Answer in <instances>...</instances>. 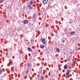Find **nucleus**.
<instances>
[{
  "label": "nucleus",
  "instance_id": "f257e3e1",
  "mask_svg": "<svg viewBox=\"0 0 80 80\" xmlns=\"http://www.w3.org/2000/svg\"><path fill=\"white\" fill-rule=\"evenodd\" d=\"M70 70L68 69L66 74V75H70Z\"/></svg>",
  "mask_w": 80,
  "mask_h": 80
},
{
  "label": "nucleus",
  "instance_id": "f03ea898",
  "mask_svg": "<svg viewBox=\"0 0 80 80\" xmlns=\"http://www.w3.org/2000/svg\"><path fill=\"white\" fill-rule=\"evenodd\" d=\"M48 0H44L42 1V3L44 5L46 4L47 2H48Z\"/></svg>",
  "mask_w": 80,
  "mask_h": 80
},
{
  "label": "nucleus",
  "instance_id": "7ed1b4c3",
  "mask_svg": "<svg viewBox=\"0 0 80 80\" xmlns=\"http://www.w3.org/2000/svg\"><path fill=\"white\" fill-rule=\"evenodd\" d=\"M45 38H42V42L44 44V45H45L46 44V42H45Z\"/></svg>",
  "mask_w": 80,
  "mask_h": 80
},
{
  "label": "nucleus",
  "instance_id": "20e7f679",
  "mask_svg": "<svg viewBox=\"0 0 80 80\" xmlns=\"http://www.w3.org/2000/svg\"><path fill=\"white\" fill-rule=\"evenodd\" d=\"M31 66V64L30 63H28L27 64V68H30Z\"/></svg>",
  "mask_w": 80,
  "mask_h": 80
},
{
  "label": "nucleus",
  "instance_id": "39448f33",
  "mask_svg": "<svg viewBox=\"0 0 80 80\" xmlns=\"http://www.w3.org/2000/svg\"><path fill=\"white\" fill-rule=\"evenodd\" d=\"M61 41H62V42H65V38H62L61 39Z\"/></svg>",
  "mask_w": 80,
  "mask_h": 80
},
{
  "label": "nucleus",
  "instance_id": "423d86ee",
  "mask_svg": "<svg viewBox=\"0 0 80 80\" xmlns=\"http://www.w3.org/2000/svg\"><path fill=\"white\" fill-rule=\"evenodd\" d=\"M28 7L29 9H30L31 10H32V7H31V5H30V4L28 5Z\"/></svg>",
  "mask_w": 80,
  "mask_h": 80
},
{
  "label": "nucleus",
  "instance_id": "0eeeda50",
  "mask_svg": "<svg viewBox=\"0 0 80 80\" xmlns=\"http://www.w3.org/2000/svg\"><path fill=\"white\" fill-rule=\"evenodd\" d=\"M42 72V68H39V73H41Z\"/></svg>",
  "mask_w": 80,
  "mask_h": 80
},
{
  "label": "nucleus",
  "instance_id": "6e6552de",
  "mask_svg": "<svg viewBox=\"0 0 80 80\" xmlns=\"http://www.w3.org/2000/svg\"><path fill=\"white\" fill-rule=\"evenodd\" d=\"M26 73L27 74V73H28V72H29V69L27 68V69L26 71Z\"/></svg>",
  "mask_w": 80,
  "mask_h": 80
},
{
  "label": "nucleus",
  "instance_id": "1a4fd4ad",
  "mask_svg": "<svg viewBox=\"0 0 80 80\" xmlns=\"http://www.w3.org/2000/svg\"><path fill=\"white\" fill-rule=\"evenodd\" d=\"M67 68H68V66L67 65L65 64L64 67V69H67Z\"/></svg>",
  "mask_w": 80,
  "mask_h": 80
},
{
  "label": "nucleus",
  "instance_id": "9d476101",
  "mask_svg": "<svg viewBox=\"0 0 80 80\" xmlns=\"http://www.w3.org/2000/svg\"><path fill=\"white\" fill-rule=\"evenodd\" d=\"M24 23L25 24H27L28 23V21L27 20H25L24 21Z\"/></svg>",
  "mask_w": 80,
  "mask_h": 80
},
{
  "label": "nucleus",
  "instance_id": "9b49d317",
  "mask_svg": "<svg viewBox=\"0 0 80 80\" xmlns=\"http://www.w3.org/2000/svg\"><path fill=\"white\" fill-rule=\"evenodd\" d=\"M56 51H58V52H60V49L58 48H56Z\"/></svg>",
  "mask_w": 80,
  "mask_h": 80
},
{
  "label": "nucleus",
  "instance_id": "f8f14e48",
  "mask_svg": "<svg viewBox=\"0 0 80 80\" xmlns=\"http://www.w3.org/2000/svg\"><path fill=\"white\" fill-rule=\"evenodd\" d=\"M71 58L70 57H69L67 59V60L68 61V62H70V60H71Z\"/></svg>",
  "mask_w": 80,
  "mask_h": 80
},
{
  "label": "nucleus",
  "instance_id": "ddd939ff",
  "mask_svg": "<svg viewBox=\"0 0 80 80\" xmlns=\"http://www.w3.org/2000/svg\"><path fill=\"white\" fill-rule=\"evenodd\" d=\"M40 48H42V49H43V48H44V45H41L40 46Z\"/></svg>",
  "mask_w": 80,
  "mask_h": 80
},
{
  "label": "nucleus",
  "instance_id": "4468645a",
  "mask_svg": "<svg viewBox=\"0 0 80 80\" xmlns=\"http://www.w3.org/2000/svg\"><path fill=\"white\" fill-rule=\"evenodd\" d=\"M28 51H29V52H32V49L30 48H28Z\"/></svg>",
  "mask_w": 80,
  "mask_h": 80
},
{
  "label": "nucleus",
  "instance_id": "2eb2a0df",
  "mask_svg": "<svg viewBox=\"0 0 80 80\" xmlns=\"http://www.w3.org/2000/svg\"><path fill=\"white\" fill-rule=\"evenodd\" d=\"M30 4H31V5H33V1H31L30 2Z\"/></svg>",
  "mask_w": 80,
  "mask_h": 80
},
{
  "label": "nucleus",
  "instance_id": "dca6fc26",
  "mask_svg": "<svg viewBox=\"0 0 80 80\" xmlns=\"http://www.w3.org/2000/svg\"><path fill=\"white\" fill-rule=\"evenodd\" d=\"M74 33H75V32H71V35H73Z\"/></svg>",
  "mask_w": 80,
  "mask_h": 80
},
{
  "label": "nucleus",
  "instance_id": "f3484780",
  "mask_svg": "<svg viewBox=\"0 0 80 80\" xmlns=\"http://www.w3.org/2000/svg\"><path fill=\"white\" fill-rule=\"evenodd\" d=\"M36 16V15L35 14V13L34 14L33 16V17L34 18H35V17Z\"/></svg>",
  "mask_w": 80,
  "mask_h": 80
},
{
  "label": "nucleus",
  "instance_id": "a211bd4d",
  "mask_svg": "<svg viewBox=\"0 0 80 80\" xmlns=\"http://www.w3.org/2000/svg\"><path fill=\"white\" fill-rule=\"evenodd\" d=\"M12 62V60H9V63H11Z\"/></svg>",
  "mask_w": 80,
  "mask_h": 80
},
{
  "label": "nucleus",
  "instance_id": "6ab92c4d",
  "mask_svg": "<svg viewBox=\"0 0 80 80\" xmlns=\"http://www.w3.org/2000/svg\"><path fill=\"white\" fill-rule=\"evenodd\" d=\"M41 79L42 80H44V78H43V76H41Z\"/></svg>",
  "mask_w": 80,
  "mask_h": 80
},
{
  "label": "nucleus",
  "instance_id": "aec40b11",
  "mask_svg": "<svg viewBox=\"0 0 80 80\" xmlns=\"http://www.w3.org/2000/svg\"><path fill=\"white\" fill-rule=\"evenodd\" d=\"M2 70L1 69H0V74H2Z\"/></svg>",
  "mask_w": 80,
  "mask_h": 80
},
{
  "label": "nucleus",
  "instance_id": "412c9836",
  "mask_svg": "<svg viewBox=\"0 0 80 80\" xmlns=\"http://www.w3.org/2000/svg\"><path fill=\"white\" fill-rule=\"evenodd\" d=\"M3 1V0H0V3H2Z\"/></svg>",
  "mask_w": 80,
  "mask_h": 80
},
{
  "label": "nucleus",
  "instance_id": "4be33fe9",
  "mask_svg": "<svg viewBox=\"0 0 80 80\" xmlns=\"http://www.w3.org/2000/svg\"><path fill=\"white\" fill-rule=\"evenodd\" d=\"M31 42H33V39H31Z\"/></svg>",
  "mask_w": 80,
  "mask_h": 80
},
{
  "label": "nucleus",
  "instance_id": "5701e85b",
  "mask_svg": "<svg viewBox=\"0 0 80 80\" xmlns=\"http://www.w3.org/2000/svg\"><path fill=\"white\" fill-rule=\"evenodd\" d=\"M74 63H76V61H74Z\"/></svg>",
  "mask_w": 80,
  "mask_h": 80
},
{
  "label": "nucleus",
  "instance_id": "b1692460",
  "mask_svg": "<svg viewBox=\"0 0 80 80\" xmlns=\"http://www.w3.org/2000/svg\"><path fill=\"white\" fill-rule=\"evenodd\" d=\"M50 6V4H48V7H49Z\"/></svg>",
  "mask_w": 80,
  "mask_h": 80
},
{
  "label": "nucleus",
  "instance_id": "393cba45",
  "mask_svg": "<svg viewBox=\"0 0 80 80\" xmlns=\"http://www.w3.org/2000/svg\"><path fill=\"white\" fill-rule=\"evenodd\" d=\"M29 0H27L28 2L29 1Z\"/></svg>",
  "mask_w": 80,
  "mask_h": 80
},
{
  "label": "nucleus",
  "instance_id": "a878e982",
  "mask_svg": "<svg viewBox=\"0 0 80 80\" xmlns=\"http://www.w3.org/2000/svg\"><path fill=\"white\" fill-rule=\"evenodd\" d=\"M1 62H0V63H1Z\"/></svg>",
  "mask_w": 80,
  "mask_h": 80
},
{
  "label": "nucleus",
  "instance_id": "bb28decb",
  "mask_svg": "<svg viewBox=\"0 0 80 80\" xmlns=\"http://www.w3.org/2000/svg\"><path fill=\"white\" fill-rule=\"evenodd\" d=\"M30 25V24H29V25Z\"/></svg>",
  "mask_w": 80,
  "mask_h": 80
}]
</instances>
